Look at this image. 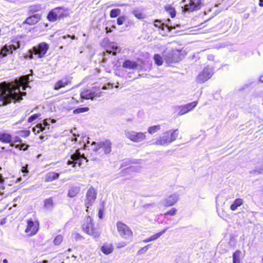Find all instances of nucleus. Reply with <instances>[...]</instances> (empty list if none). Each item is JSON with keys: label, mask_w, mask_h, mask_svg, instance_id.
<instances>
[{"label": "nucleus", "mask_w": 263, "mask_h": 263, "mask_svg": "<svg viewBox=\"0 0 263 263\" xmlns=\"http://www.w3.org/2000/svg\"><path fill=\"white\" fill-rule=\"evenodd\" d=\"M259 6L260 7H263V0H259Z\"/></svg>", "instance_id": "54"}, {"label": "nucleus", "mask_w": 263, "mask_h": 263, "mask_svg": "<svg viewBox=\"0 0 263 263\" xmlns=\"http://www.w3.org/2000/svg\"><path fill=\"white\" fill-rule=\"evenodd\" d=\"M106 51L107 53H112L114 55H116L117 52L121 51V49L116 43L112 42L106 46Z\"/></svg>", "instance_id": "20"}, {"label": "nucleus", "mask_w": 263, "mask_h": 263, "mask_svg": "<svg viewBox=\"0 0 263 263\" xmlns=\"http://www.w3.org/2000/svg\"><path fill=\"white\" fill-rule=\"evenodd\" d=\"M68 15V9L63 6H59L49 11L47 15V19L50 22H55L63 20Z\"/></svg>", "instance_id": "5"}, {"label": "nucleus", "mask_w": 263, "mask_h": 263, "mask_svg": "<svg viewBox=\"0 0 263 263\" xmlns=\"http://www.w3.org/2000/svg\"><path fill=\"white\" fill-rule=\"evenodd\" d=\"M48 120V119H45L43 120V123L42 124L44 125L45 127L49 125V123L47 121Z\"/></svg>", "instance_id": "51"}, {"label": "nucleus", "mask_w": 263, "mask_h": 263, "mask_svg": "<svg viewBox=\"0 0 263 263\" xmlns=\"http://www.w3.org/2000/svg\"><path fill=\"white\" fill-rule=\"evenodd\" d=\"M102 89H106V86H103L102 88Z\"/></svg>", "instance_id": "61"}, {"label": "nucleus", "mask_w": 263, "mask_h": 263, "mask_svg": "<svg viewBox=\"0 0 263 263\" xmlns=\"http://www.w3.org/2000/svg\"><path fill=\"white\" fill-rule=\"evenodd\" d=\"M53 200L52 197L47 198L44 201V206L45 208H51L53 207Z\"/></svg>", "instance_id": "33"}, {"label": "nucleus", "mask_w": 263, "mask_h": 263, "mask_svg": "<svg viewBox=\"0 0 263 263\" xmlns=\"http://www.w3.org/2000/svg\"><path fill=\"white\" fill-rule=\"evenodd\" d=\"M41 18L42 15L40 14L36 13L35 14H30L23 22V24L33 26L39 23L41 21Z\"/></svg>", "instance_id": "16"}, {"label": "nucleus", "mask_w": 263, "mask_h": 263, "mask_svg": "<svg viewBox=\"0 0 263 263\" xmlns=\"http://www.w3.org/2000/svg\"><path fill=\"white\" fill-rule=\"evenodd\" d=\"M149 245H147L146 246H145L144 247H143V248H142L141 250H147L148 247Z\"/></svg>", "instance_id": "56"}, {"label": "nucleus", "mask_w": 263, "mask_h": 263, "mask_svg": "<svg viewBox=\"0 0 263 263\" xmlns=\"http://www.w3.org/2000/svg\"><path fill=\"white\" fill-rule=\"evenodd\" d=\"M179 136L177 129L165 131L163 134L157 138L153 144L156 145H167L176 140Z\"/></svg>", "instance_id": "4"}, {"label": "nucleus", "mask_w": 263, "mask_h": 263, "mask_svg": "<svg viewBox=\"0 0 263 263\" xmlns=\"http://www.w3.org/2000/svg\"><path fill=\"white\" fill-rule=\"evenodd\" d=\"M42 10V6L40 4H35L29 6L28 8V13L29 14H35Z\"/></svg>", "instance_id": "26"}, {"label": "nucleus", "mask_w": 263, "mask_h": 263, "mask_svg": "<svg viewBox=\"0 0 263 263\" xmlns=\"http://www.w3.org/2000/svg\"><path fill=\"white\" fill-rule=\"evenodd\" d=\"M3 263H8V260L6 259H4L3 260Z\"/></svg>", "instance_id": "58"}, {"label": "nucleus", "mask_w": 263, "mask_h": 263, "mask_svg": "<svg viewBox=\"0 0 263 263\" xmlns=\"http://www.w3.org/2000/svg\"><path fill=\"white\" fill-rule=\"evenodd\" d=\"M261 262H262V263H263V256L261 258Z\"/></svg>", "instance_id": "62"}, {"label": "nucleus", "mask_w": 263, "mask_h": 263, "mask_svg": "<svg viewBox=\"0 0 263 263\" xmlns=\"http://www.w3.org/2000/svg\"><path fill=\"white\" fill-rule=\"evenodd\" d=\"M49 49V45L45 42L33 46L28 51L27 56L30 59H41L45 57Z\"/></svg>", "instance_id": "3"}, {"label": "nucleus", "mask_w": 263, "mask_h": 263, "mask_svg": "<svg viewBox=\"0 0 263 263\" xmlns=\"http://www.w3.org/2000/svg\"><path fill=\"white\" fill-rule=\"evenodd\" d=\"M165 60L167 63H176L181 60V54L178 51H172L166 57Z\"/></svg>", "instance_id": "19"}, {"label": "nucleus", "mask_w": 263, "mask_h": 263, "mask_svg": "<svg viewBox=\"0 0 263 263\" xmlns=\"http://www.w3.org/2000/svg\"><path fill=\"white\" fill-rule=\"evenodd\" d=\"M164 9L165 11L171 15V17L174 18L176 16V11L175 8L171 5L168 4L166 5L164 7Z\"/></svg>", "instance_id": "31"}, {"label": "nucleus", "mask_w": 263, "mask_h": 263, "mask_svg": "<svg viewBox=\"0 0 263 263\" xmlns=\"http://www.w3.org/2000/svg\"><path fill=\"white\" fill-rule=\"evenodd\" d=\"M36 127L39 128L37 130V133L42 132L45 129V127L44 126V125L42 123L37 124L36 125Z\"/></svg>", "instance_id": "46"}, {"label": "nucleus", "mask_w": 263, "mask_h": 263, "mask_svg": "<svg viewBox=\"0 0 263 263\" xmlns=\"http://www.w3.org/2000/svg\"><path fill=\"white\" fill-rule=\"evenodd\" d=\"M8 183V178H3L2 174H0V194L3 193L2 191L5 189V184Z\"/></svg>", "instance_id": "35"}, {"label": "nucleus", "mask_w": 263, "mask_h": 263, "mask_svg": "<svg viewBox=\"0 0 263 263\" xmlns=\"http://www.w3.org/2000/svg\"><path fill=\"white\" fill-rule=\"evenodd\" d=\"M179 200V195L174 194L167 197L164 200V206L170 207L174 205Z\"/></svg>", "instance_id": "18"}, {"label": "nucleus", "mask_w": 263, "mask_h": 263, "mask_svg": "<svg viewBox=\"0 0 263 263\" xmlns=\"http://www.w3.org/2000/svg\"><path fill=\"white\" fill-rule=\"evenodd\" d=\"M101 95L102 92L101 91L100 88L95 86L92 87L91 89H83L80 93V97L81 98L88 100L99 98L101 97Z\"/></svg>", "instance_id": "9"}, {"label": "nucleus", "mask_w": 263, "mask_h": 263, "mask_svg": "<svg viewBox=\"0 0 263 263\" xmlns=\"http://www.w3.org/2000/svg\"><path fill=\"white\" fill-rule=\"evenodd\" d=\"M0 141L10 144L12 141V136L7 132H0Z\"/></svg>", "instance_id": "23"}, {"label": "nucleus", "mask_w": 263, "mask_h": 263, "mask_svg": "<svg viewBox=\"0 0 263 263\" xmlns=\"http://www.w3.org/2000/svg\"><path fill=\"white\" fill-rule=\"evenodd\" d=\"M139 65L137 62L126 60L123 63L122 66L126 69H135L138 67Z\"/></svg>", "instance_id": "24"}, {"label": "nucleus", "mask_w": 263, "mask_h": 263, "mask_svg": "<svg viewBox=\"0 0 263 263\" xmlns=\"http://www.w3.org/2000/svg\"><path fill=\"white\" fill-rule=\"evenodd\" d=\"M59 177V173L55 172H50L45 175L44 180L46 182H50L58 179Z\"/></svg>", "instance_id": "22"}, {"label": "nucleus", "mask_w": 263, "mask_h": 263, "mask_svg": "<svg viewBox=\"0 0 263 263\" xmlns=\"http://www.w3.org/2000/svg\"><path fill=\"white\" fill-rule=\"evenodd\" d=\"M259 80L260 82L263 83V73L260 76Z\"/></svg>", "instance_id": "55"}, {"label": "nucleus", "mask_w": 263, "mask_h": 263, "mask_svg": "<svg viewBox=\"0 0 263 263\" xmlns=\"http://www.w3.org/2000/svg\"><path fill=\"white\" fill-rule=\"evenodd\" d=\"M84 232L93 238H98L101 235V231L97 224H96L91 218L88 216L86 221L82 224Z\"/></svg>", "instance_id": "6"}, {"label": "nucleus", "mask_w": 263, "mask_h": 263, "mask_svg": "<svg viewBox=\"0 0 263 263\" xmlns=\"http://www.w3.org/2000/svg\"><path fill=\"white\" fill-rule=\"evenodd\" d=\"M155 63L158 66H161L163 64V61L162 58L159 54H155L154 55Z\"/></svg>", "instance_id": "36"}, {"label": "nucleus", "mask_w": 263, "mask_h": 263, "mask_svg": "<svg viewBox=\"0 0 263 263\" xmlns=\"http://www.w3.org/2000/svg\"><path fill=\"white\" fill-rule=\"evenodd\" d=\"M17 142L22 143V140L21 138L18 136H15L14 138L12 137V141L10 144V146H15V143H17Z\"/></svg>", "instance_id": "45"}, {"label": "nucleus", "mask_w": 263, "mask_h": 263, "mask_svg": "<svg viewBox=\"0 0 263 263\" xmlns=\"http://www.w3.org/2000/svg\"><path fill=\"white\" fill-rule=\"evenodd\" d=\"M21 180V178L20 177V178H17L16 179V180L14 181L13 182H14L15 183H17V182L20 181Z\"/></svg>", "instance_id": "57"}, {"label": "nucleus", "mask_w": 263, "mask_h": 263, "mask_svg": "<svg viewBox=\"0 0 263 263\" xmlns=\"http://www.w3.org/2000/svg\"><path fill=\"white\" fill-rule=\"evenodd\" d=\"M17 133H22V135H21V136L24 138L28 137L30 134V131L27 130H21V131L18 132Z\"/></svg>", "instance_id": "47"}, {"label": "nucleus", "mask_w": 263, "mask_h": 263, "mask_svg": "<svg viewBox=\"0 0 263 263\" xmlns=\"http://www.w3.org/2000/svg\"><path fill=\"white\" fill-rule=\"evenodd\" d=\"M137 62H139L140 63V64L141 65V66H143L144 65V62L143 61V60L142 59H140L139 58H138L137 59Z\"/></svg>", "instance_id": "53"}, {"label": "nucleus", "mask_w": 263, "mask_h": 263, "mask_svg": "<svg viewBox=\"0 0 263 263\" xmlns=\"http://www.w3.org/2000/svg\"><path fill=\"white\" fill-rule=\"evenodd\" d=\"M21 170L23 173H28L29 171L28 170V165L26 164L25 165L23 166L21 168Z\"/></svg>", "instance_id": "49"}, {"label": "nucleus", "mask_w": 263, "mask_h": 263, "mask_svg": "<svg viewBox=\"0 0 263 263\" xmlns=\"http://www.w3.org/2000/svg\"><path fill=\"white\" fill-rule=\"evenodd\" d=\"M212 74L211 69L205 67L198 74L196 81L198 83H203L210 79Z\"/></svg>", "instance_id": "14"}, {"label": "nucleus", "mask_w": 263, "mask_h": 263, "mask_svg": "<svg viewBox=\"0 0 263 263\" xmlns=\"http://www.w3.org/2000/svg\"><path fill=\"white\" fill-rule=\"evenodd\" d=\"M125 136L130 141L134 142H140L145 140L146 136L145 133L137 132L134 130L127 131Z\"/></svg>", "instance_id": "12"}, {"label": "nucleus", "mask_w": 263, "mask_h": 263, "mask_svg": "<svg viewBox=\"0 0 263 263\" xmlns=\"http://www.w3.org/2000/svg\"><path fill=\"white\" fill-rule=\"evenodd\" d=\"M126 19V17L124 15H122V16H119L117 20V23L118 25H119V26L122 25L125 22Z\"/></svg>", "instance_id": "44"}, {"label": "nucleus", "mask_w": 263, "mask_h": 263, "mask_svg": "<svg viewBox=\"0 0 263 263\" xmlns=\"http://www.w3.org/2000/svg\"><path fill=\"white\" fill-rule=\"evenodd\" d=\"M92 145L93 146L92 150L95 152L108 154L111 151V143L109 140H105L98 143L93 142Z\"/></svg>", "instance_id": "8"}, {"label": "nucleus", "mask_w": 263, "mask_h": 263, "mask_svg": "<svg viewBox=\"0 0 263 263\" xmlns=\"http://www.w3.org/2000/svg\"><path fill=\"white\" fill-rule=\"evenodd\" d=\"M21 144H18L15 145V147L18 148L20 150L26 151L29 147L28 145H26L25 143H21Z\"/></svg>", "instance_id": "42"}, {"label": "nucleus", "mask_w": 263, "mask_h": 263, "mask_svg": "<svg viewBox=\"0 0 263 263\" xmlns=\"http://www.w3.org/2000/svg\"><path fill=\"white\" fill-rule=\"evenodd\" d=\"M204 6L203 0H187L184 6V11L194 12L201 9Z\"/></svg>", "instance_id": "11"}, {"label": "nucleus", "mask_w": 263, "mask_h": 263, "mask_svg": "<svg viewBox=\"0 0 263 263\" xmlns=\"http://www.w3.org/2000/svg\"><path fill=\"white\" fill-rule=\"evenodd\" d=\"M161 129V125L160 124L152 125L148 127L147 132L153 135Z\"/></svg>", "instance_id": "32"}, {"label": "nucleus", "mask_w": 263, "mask_h": 263, "mask_svg": "<svg viewBox=\"0 0 263 263\" xmlns=\"http://www.w3.org/2000/svg\"><path fill=\"white\" fill-rule=\"evenodd\" d=\"M121 10L119 8L112 9L110 10L109 16L111 18H115L120 14Z\"/></svg>", "instance_id": "37"}, {"label": "nucleus", "mask_w": 263, "mask_h": 263, "mask_svg": "<svg viewBox=\"0 0 263 263\" xmlns=\"http://www.w3.org/2000/svg\"><path fill=\"white\" fill-rule=\"evenodd\" d=\"M71 80L69 77H66L63 79L59 80L53 85V89L58 90L60 89L65 87L66 86L71 84Z\"/></svg>", "instance_id": "17"}, {"label": "nucleus", "mask_w": 263, "mask_h": 263, "mask_svg": "<svg viewBox=\"0 0 263 263\" xmlns=\"http://www.w3.org/2000/svg\"><path fill=\"white\" fill-rule=\"evenodd\" d=\"M243 203V200L241 198L236 199L231 204L230 209L232 211H235L239 206H240Z\"/></svg>", "instance_id": "28"}, {"label": "nucleus", "mask_w": 263, "mask_h": 263, "mask_svg": "<svg viewBox=\"0 0 263 263\" xmlns=\"http://www.w3.org/2000/svg\"><path fill=\"white\" fill-rule=\"evenodd\" d=\"M66 37H70L71 38L72 40H75L77 39V37L75 36L74 35H70L69 34H67V35H64L63 36V39H66Z\"/></svg>", "instance_id": "50"}, {"label": "nucleus", "mask_w": 263, "mask_h": 263, "mask_svg": "<svg viewBox=\"0 0 263 263\" xmlns=\"http://www.w3.org/2000/svg\"><path fill=\"white\" fill-rule=\"evenodd\" d=\"M70 250H70V249H69L68 250V251H70Z\"/></svg>", "instance_id": "63"}, {"label": "nucleus", "mask_w": 263, "mask_h": 263, "mask_svg": "<svg viewBox=\"0 0 263 263\" xmlns=\"http://www.w3.org/2000/svg\"><path fill=\"white\" fill-rule=\"evenodd\" d=\"M177 212V209L175 208H172L166 212L164 213V216L170 215V216H175Z\"/></svg>", "instance_id": "40"}, {"label": "nucleus", "mask_w": 263, "mask_h": 263, "mask_svg": "<svg viewBox=\"0 0 263 263\" xmlns=\"http://www.w3.org/2000/svg\"><path fill=\"white\" fill-rule=\"evenodd\" d=\"M105 210V203L104 201L100 204V208L99 209L98 216L100 219H102Z\"/></svg>", "instance_id": "38"}, {"label": "nucleus", "mask_w": 263, "mask_h": 263, "mask_svg": "<svg viewBox=\"0 0 263 263\" xmlns=\"http://www.w3.org/2000/svg\"><path fill=\"white\" fill-rule=\"evenodd\" d=\"M198 104V101H195L177 107L178 115L180 116L184 115L193 109Z\"/></svg>", "instance_id": "15"}, {"label": "nucleus", "mask_w": 263, "mask_h": 263, "mask_svg": "<svg viewBox=\"0 0 263 263\" xmlns=\"http://www.w3.org/2000/svg\"><path fill=\"white\" fill-rule=\"evenodd\" d=\"M55 121H55V120H54V119H51V123H55Z\"/></svg>", "instance_id": "59"}, {"label": "nucleus", "mask_w": 263, "mask_h": 263, "mask_svg": "<svg viewBox=\"0 0 263 263\" xmlns=\"http://www.w3.org/2000/svg\"><path fill=\"white\" fill-rule=\"evenodd\" d=\"M63 240V237L62 235H57L53 240V243L55 245H60Z\"/></svg>", "instance_id": "41"}, {"label": "nucleus", "mask_w": 263, "mask_h": 263, "mask_svg": "<svg viewBox=\"0 0 263 263\" xmlns=\"http://www.w3.org/2000/svg\"><path fill=\"white\" fill-rule=\"evenodd\" d=\"M182 2H185V0H182Z\"/></svg>", "instance_id": "64"}, {"label": "nucleus", "mask_w": 263, "mask_h": 263, "mask_svg": "<svg viewBox=\"0 0 263 263\" xmlns=\"http://www.w3.org/2000/svg\"><path fill=\"white\" fill-rule=\"evenodd\" d=\"M105 30L106 33L111 32L112 31V29H111V27L106 26L105 27Z\"/></svg>", "instance_id": "52"}, {"label": "nucleus", "mask_w": 263, "mask_h": 263, "mask_svg": "<svg viewBox=\"0 0 263 263\" xmlns=\"http://www.w3.org/2000/svg\"><path fill=\"white\" fill-rule=\"evenodd\" d=\"M29 76L21 77L11 82H3L0 83V106L7 105L11 102H15L22 99L26 93L20 91L21 86L25 90L28 86Z\"/></svg>", "instance_id": "1"}, {"label": "nucleus", "mask_w": 263, "mask_h": 263, "mask_svg": "<svg viewBox=\"0 0 263 263\" xmlns=\"http://www.w3.org/2000/svg\"><path fill=\"white\" fill-rule=\"evenodd\" d=\"M80 190V187L78 186H71L68 191L67 196L70 198H73L79 194Z\"/></svg>", "instance_id": "27"}, {"label": "nucleus", "mask_w": 263, "mask_h": 263, "mask_svg": "<svg viewBox=\"0 0 263 263\" xmlns=\"http://www.w3.org/2000/svg\"><path fill=\"white\" fill-rule=\"evenodd\" d=\"M82 136L79 134H73L72 136L68 138L69 140L72 142H73L75 144H79L80 145H84V144L82 141Z\"/></svg>", "instance_id": "25"}, {"label": "nucleus", "mask_w": 263, "mask_h": 263, "mask_svg": "<svg viewBox=\"0 0 263 263\" xmlns=\"http://www.w3.org/2000/svg\"><path fill=\"white\" fill-rule=\"evenodd\" d=\"M154 25L156 26V27H159V28H160L161 27V26L163 25V24L161 23V21H159L158 20H156L154 22Z\"/></svg>", "instance_id": "48"}, {"label": "nucleus", "mask_w": 263, "mask_h": 263, "mask_svg": "<svg viewBox=\"0 0 263 263\" xmlns=\"http://www.w3.org/2000/svg\"><path fill=\"white\" fill-rule=\"evenodd\" d=\"M116 228L120 236L125 240H130L133 237L131 228L121 221L116 222Z\"/></svg>", "instance_id": "7"}, {"label": "nucleus", "mask_w": 263, "mask_h": 263, "mask_svg": "<svg viewBox=\"0 0 263 263\" xmlns=\"http://www.w3.org/2000/svg\"><path fill=\"white\" fill-rule=\"evenodd\" d=\"M70 158L67 161V164L71 165L73 167L80 166L84 164V161L88 162V159L84 154H81L80 148L74 146L69 152Z\"/></svg>", "instance_id": "2"}, {"label": "nucleus", "mask_w": 263, "mask_h": 263, "mask_svg": "<svg viewBox=\"0 0 263 263\" xmlns=\"http://www.w3.org/2000/svg\"><path fill=\"white\" fill-rule=\"evenodd\" d=\"M27 225L25 232L29 237L35 235L39 230L40 223L39 220H33L30 218L26 221Z\"/></svg>", "instance_id": "10"}, {"label": "nucleus", "mask_w": 263, "mask_h": 263, "mask_svg": "<svg viewBox=\"0 0 263 263\" xmlns=\"http://www.w3.org/2000/svg\"><path fill=\"white\" fill-rule=\"evenodd\" d=\"M241 252L240 250H237L233 252L232 255L233 263H241Z\"/></svg>", "instance_id": "29"}, {"label": "nucleus", "mask_w": 263, "mask_h": 263, "mask_svg": "<svg viewBox=\"0 0 263 263\" xmlns=\"http://www.w3.org/2000/svg\"><path fill=\"white\" fill-rule=\"evenodd\" d=\"M133 14L139 20H143L146 17L145 14L140 10H134Z\"/></svg>", "instance_id": "34"}, {"label": "nucleus", "mask_w": 263, "mask_h": 263, "mask_svg": "<svg viewBox=\"0 0 263 263\" xmlns=\"http://www.w3.org/2000/svg\"><path fill=\"white\" fill-rule=\"evenodd\" d=\"M89 110V107H79L73 110V113L74 114H80L82 112H84L88 111Z\"/></svg>", "instance_id": "39"}, {"label": "nucleus", "mask_w": 263, "mask_h": 263, "mask_svg": "<svg viewBox=\"0 0 263 263\" xmlns=\"http://www.w3.org/2000/svg\"><path fill=\"white\" fill-rule=\"evenodd\" d=\"M97 195V193L96 190L93 187H89L87 190L85 200V205L87 208V212H88L89 208L93 204L96 200Z\"/></svg>", "instance_id": "13"}, {"label": "nucleus", "mask_w": 263, "mask_h": 263, "mask_svg": "<svg viewBox=\"0 0 263 263\" xmlns=\"http://www.w3.org/2000/svg\"><path fill=\"white\" fill-rule=\"evenodd\" d=\"M167 229H168L167 228H166L164 229H163V230H162L161 231L152 235L149 238L144 240V242H147L157 239V238L160 237L167 230Z\"/></svg>", "instance_id": "30"}, {"label": "nucleus", "mask_w": 263, "mask_h": 263, "mask_svg": "<svg viewBox=\"0 0 263 263\" xmlns=\"http://www.w3.org/2000/svg\"><path fill=\"white\" fill-rule=\"evenodd\" d=\"M41 115V114L40 113L34 114L33 115H32L28 118L27 121L29 123H31L33 121L37 119L39 117H40Z\"/></svg>", "instance_id": "43"}, {"label": "nucleus", "mask_w": 263, "mask_h": 263, "mask_svg": "<svg viewBox=\"0 0 263 263\" xmlns=\"http://www.w3.org/2000/svg\"><path fill=\"white\" fill-rule=\"evenodd\" d=\"M114 247L112 243L104 242L101 247V251L105 255H109L113 252Z\"/></svg>", "instance_id": "21"}, {"label": "nucleus", "mask_w": 263, "mask_h": 263, "mask_svg": "<svg viewBox=\"0 0 263 263\" xmlns=\"http://www.w3.org/2000/svg\"><path fill=\"white\" fill-rule=\"evenodd\" d=\"M168 28L169 29H170V28H171V29H173V28H174V27H172V26H171V27L168 26Z\"/></svg>", "instance_id": "60"}]
</instances>
